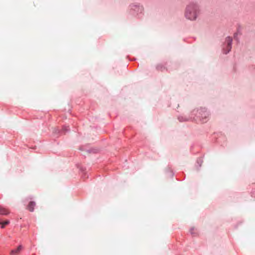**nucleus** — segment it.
<instances>
[{"mask_svg":"<svg viewBox=\"0 0 255 255\" xmlns=\"http://www.w3.org/2000/svg\"><path fill=\"white\" fill-rule=\"evenodd\" d=\"M232 39L231 37H228L226 38V43L227 44V47L225 51V54L228 53L231 50L232 48Z\"/></svg>","mask_w":255,"mask_h":255,"instance_id":"obj_3","label":"nucleus"},{"mask_svg":"<svg viewBox=\"0 0 255 255\" xmlns=\"http://www.w3.org/2000/svg\"><path fill=\"white\" fill-rule=\"evenodd\" d=\"M9 223V221L7 220L3 222H0V225H1V228H4L5 225H8Z\"/></svg>","mask_w":255,"mask_h":255,"instance_id":"obj_7","label":"nucleus"},{"mask_svg":"<svg viewBox=\"0 0 255 255\" xmlns=\"http://www.w3.org/2000/svg\"><path fill=\"white\" fill-rule=\"evenodd\" d=\"M199 6L194 3L187 5L185 10V17L190 20H195L199 13Z\"/></svg>","mask_w":255,"mask_h":255,"instance_id":"obj_1","label":"nucleus"},{"mask_svg":"<svg viewBox=\"0 0 255 255\" xmlns=\"http://www.w3.org/2000/svg\"><path fill=\"white\" fill-rule=\"evenodd\" d=\"M57 131H58V132H59V130H58V129H56V130H55V132H57Z\"/></svg>","mask_w":255,"mask_h":255,"instance_id":"obj_10","label":"nucleus"},{"mask_svg":"<svg viewBox=\"0 0 255 255\" xmlns=\"http://www.w3.org/2000/svg\"><path fill=\"white\" fill-rule=\"evenodd\" d=\"M67 130H68V129H67V127H63V128L62 131H63V132H65V131H66Z\"/></svg>","mask_w":255,"mask_h":255,"instance_id":"obj_8","label":"nucleus"},{"mask_svg":"<svg viewBox=\"0 0 255 255\" xmlns=\"http://www.w3.org/2000/svg\"><path fill=\"white\" fill-rule=\"evenodd\" d=\"M130 12L132 14L141 13L143 10V7L139 5L132 4L130 5Z\"/></svg>","mask_w":255,"mask_h":255,"instance_id":"obj_2","label":"nucleus"},{"mask_svg":"<svg viewBox=\"0 0 255 255\" xmlns=\"http://www.w3.org/2000/svg\"><path fill=\"white\" fill-rule=\"evenodd\" d=\"M9 214V212L7 209L0 206V214L6 215Z\"/></svg>","mask_w":255,"mask_h":255,"instance_id":"obj_6","label":"nucleus"},{"mask_svg":"<svg viewBox=\"0 0 255 255\" xmlns=\"http://www.w3.org/2000/svg\"><path fill=\"white\" fill-rule=\"evenodd\" d=\"M36 206V203L34 201H30L27 206L26 209L30 212H33L34 207Z\"/></svg>","mask_w":255,"mask_h":255,"instance_id":"obj_4","label":"nucleus"},{"mask_svg":"<svg viewBox=\"0 0 255 255\" xmlns=\"http://www.w3.org/2000/svg\"><path fill=\"white\" fill-rule=\"evenodd\" d=\"M157 69H159V66H157Z\"/></svg>","mask_w":255,"mask_h":255,"instance_id":"obj_9","label":"nucleus"},{"mask_svg":"<svg viewBox=\"0 0 255 255\" xmlns=\"http://www.w3.org/2000/svg\"><path fill=\"white\" fill-rule=\"evenodd\" d=\"M22 249L21 245H19L15 250H13L10 252L11 255H18Z\"/></svg>","mask_w":255,"mask_h":255,"instance_id":"obj_5","label":"nucleus"}]
</instances>
